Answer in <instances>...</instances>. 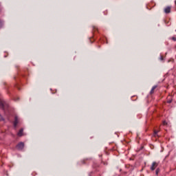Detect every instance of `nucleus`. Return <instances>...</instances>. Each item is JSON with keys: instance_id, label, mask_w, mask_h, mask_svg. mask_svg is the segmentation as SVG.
Returning a JSON list of instances; mask_svg holds the SVG:
<instances>
[{"instance_id": "nucleus-4", "label": "nucleus", "mask_w": 176, "mask_h": 176, "mask_svg": "<svg viewBox=\"0 0 176 176\" xmlns=\"http://www.w3.org/2000/svg\"><path fill=\"white\" fill-rule=\"evenodd\" d=\"M157 88V85H154L150 91V94H153V93H155V90H156Z\"/></svg>"}, {"instance_id": "nucleus-7", "label": "nucleus", "mask_w": 176, "mask_h": 176, "mask_svg": "<svg viewBox=\"0 0 176 176\" xmlns=\"http://www.w3.org/2000/svg\"><path fill=\"white\" fill-rule=\"evenodd\" d=\"M5 23L3 22V21L0 20V28H2L4 25Z\"/></svg>"}, {"instance_id": "nucleus-15", "label": "nucleus", "mask_w": 176, "mask_h": 176, "mask_svg": "<svg viewBox=\"0 0 176 176\" xmlns=\"http://www.w3.org/2000/svg\"><path fill=\"white\" fill-rule=\"evenodd\" d=\"M17 89H18V90H20V88L19 87H17Z\"/></svg>"}, {"instance_id": "nucleus-1", "label": "nucleus", "mask_w": 176, "mask_h": 176, "mask_svg": "<svg viewBox=\"0 0 176 176\" xmlns=\"http://www.w3.org/2000/svg\"><path fill=\"white\" fill-rule=\"evenodd\" d=\"M16 149L18 151H23L24 149V142H21L16 145Z\"/></svg>"}, {"instance_id": "nucleus-8", "label": "nucleus", "mask_w": 176, "mask_h": 176, "mask_svg": "<svg viewBox=\"0 0 176 176\" xmlns=\"http://www.w3.org/2000/svg\"><path fill=\"white\" fill-rule=\"evenodd\" d=\"M159 173H160V168H157L155 170L156 175H158Z\"/></svg>"}, {"instance_id": "nucleus-10", "label": "nucleus", "mask_w": 176, "mask_h": 176, "mask_svg": "<svg viewBox=\"0 0 176 176\" xmlns=\"http://www.w3.org/2000/svg\"><path fill=\"white\" fill-rule=\"evenodd\" d=\"M159 133V131L154 130V135L156 137L157 135V133Z\"/></svg>"}, {"instance_id": "nucleus-11", "label": "nucleus", "mask_w": 176, "mask_h": 176, "mask_svg": "<svg viewBox=\"0 0 176 176\" xmlns=\"http://www.w3.org/2000/svg\"><path fill=\"white\" fill-rule=\"evenodd\" d=\"M162 124L164 126H167V122L166 121H163Z\"/></svg>"}, {"instance_id": "nucleus-16", "label": "nucleus", "mask_w": 176, "mask_h": 176, "mask_svg": "<svg viewBox=\"0 0 176 176\" xmlns=\"http://www.w3.org/2000/svg\"><path fill=\"white\" fill-rule=\"evenodd\" d=\"M94 30H96V27H94Z\"/></svg>"}, {"instance_id": "nucleus-9", "label": "nucleus", "mask_w": 176, "mask_h": 176, "mask_svg": "<svg viewBox=\"0 0 176 176\" xmlns=\"http://www.w3.org/2000/svg\"><path fill=\"white\" fill-rule=\"evenodd\" d=\"M0 108H2L3 109L5 108V105L3 104V102H0Z\"/></svg>"}, {"instance_id": "nucleus-12", "label": "nucleus", "mask_w": 176, "mask_h": 176, "mask_svg": "<svg viewBox=\"0 0 176 176\" xmlns=\"http://www.w3.org/2000/svg\"><path fill=\"white\" fill-rule=\"evenodd\" d=\"M160 60H161V61H163V60H164L163 56H160Z\"/></svg>"}, {"instance_id": "nucleus-13", "label": "nucleus", "mask_w": 176, "mask_h": 176, "mask_svg": "<svg viewBox=\"0 0 176 176\" xmlns=\"http://www.w3.org/2000/svg\"><path fill=\"white\" fill-rule=\"evenodd\" d=\"M172 39H173V41H176V37H173Z\"/></svg>"}, {"instance_id": "nucleus-14", "label": "nucleus", "mask_w": 176, "mask_h": 176, "mask_svg": "<svg viewBox=\"0 0 176 176\" xmlns=\"http://www.w3.org/2000/svg\"><path fill=\"white\" fill-rule=\"evenodd\" d=\"M2 120V116L0 115V120Z\"/></svg>"}, {"instance_id": "nucleus-5", "label": "nucleus", "mask_w": 176, "mask_h": 176, "mask_svg": "<svg viewBox=\"0 0 176 176\" xmlns=\"http://www.w3.org/2000/svg\"><path fill=\"white\" fill-rule=\"evenodd\" d=\"M164 12L166 13H170L171 12V7H166L165 9H164Z\"/></svg>"}, {"instance_id": "nucleus-2", "label": "nucleus", "mask_w": 176, "mask_h": 176, "mask_svg": "<svg viewBox=\"0 0 176 176\" xmlns=\"http://www.w3.org/2000/svg\"><path fill=\"white\" fill-rule=\"evenodd\" d=\"M157 166H159V163H157L156 162H153L151 164L150 169L151 170V171H155V170H156V168L157 167Z\"/></svg>"}, {"instance_id": "nucleus-6", "label": "nucleus", "mask_w": 176, "mask_h": 176, "mask_svg": "<svg viewBox=\"0 0 176 176\" xmlns=\"http://www.w3.org/2000/svg\"><path fill=\"white\" fill-rule=\"evenodd\" d=\"M23 129H21L19 130V131L18 132L17 135H19V137H21L23 135Z\"/></svg>"}, {"instance_id": "nucleus-3", "label": "nucleus", "mask_w": 176, "mask_h": 176, "mask_svg": "<svg viewBox=\"0 0 176 176\" xmlns=\"http://www.w3.org/2000/svg\"><path fill=\"white\" fill-rule=\"evenodd\" d=\"M19 124V118L17 116L14 118V127H17V124Z\"/></svg>"}]
</instances>
